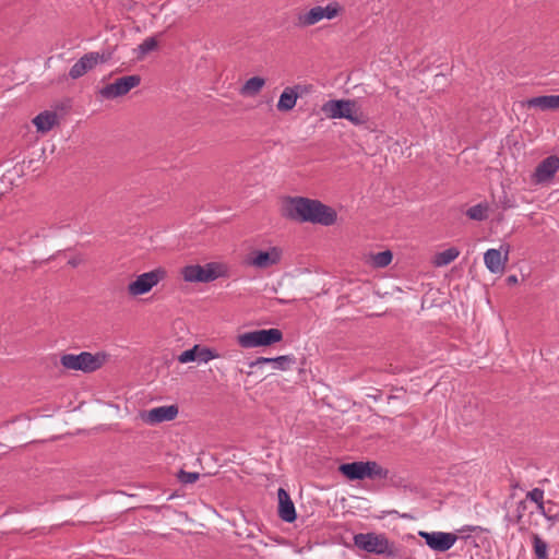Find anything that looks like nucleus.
I'll return each instance as SVG.
<instances>
[{
	"instance_id": "nucleus-1",
	"label": "nucleus",
	"mask_w": 559,
	"mask_h": 559,
	"mask_svg": "<svg viewBox=\"0 0 559 559\" xmlns=\"http://www.w3.org/2000/svg\"><path fill=\"white\" fill-rule=\"evenodd\" d=\"M284 217L298 223H311L331 226L337 219L334 209L316 199L306 197H288L283 202Z\"/></svg>"
},
{
	"instance_id": "nucleus-2",
	"label": "nucleus",
	"mask_w": 559,
	"mask_h": 559,
	"mask_svg": "<svg viewBox=\"0 0 559 559\" xmlns=\"http://www.w3.org/2000/svg\"><path fill=\"white\" fill-rule=\"evenodd\" d=\"M354 546L367 554L382 556L386 559L401 557V548L384 533H358L353 537Z\"/></svg>"
},
{
	"instance_id": "nucleus-3",
	"label": "nucleus",
	"mask_w": 559,
	"mask_h": 559,
	"mask_svg": "<svg viewBox=\"0 0 559 559\" xmlns=\"http://www.w3.org/2000/svg\"><path fill=\"white\" fill-rule=\"evenodd\" d=\"M321 111L330 119H346L354 126H362L368 121V117L353 99H330L322 105Z\"/></svg>"
},
{
	"instance_id": "nucleus-4",
	"label": "nucleus",
	"mask_w": 559,
	"mask_h": 559,
	"mask_svg": "<svg viewBox=\"0 0 559 559\" xmlns=\"http://www.w3.org/2000/svg\"><path fill=\"white\" fill-rule=\"evenodd\" d=\"M106 355L81 352L80 354H63L60 364L64 369L91 373L98 370L105 362Z\"/></svg>"
},
{
	"instance_id": "nucleus-5",
	"label": "nucleus",
	"mask_w": 559,
	"mask_h": 559,
	"mask_svg": "<svg viewBox=\"0 0 559 559\" xmlns=\"http://www.w3.org/2000/svg\"><path fill=\"white\" fill-rule=\"evenodd\" d=\"M283 340V333L280 329L255 330L239 334L238 344L242 348H254L260 346H270Z\"/></svg>"
},
{
	"instance_id": "nucleus-6",
	"label": "nucleus",
	"mask_w": 559,
	"mask_h": 559,
	"mask_svg": "<svg viewBox=\"0 0 559 559\" xmlns=\"http://www.w3.org/2000/svg\"><path fill=\"white\" fill-rule=\"evenodd\" d=\"M342 10L343 8L336 1H332L325 7H313L309 11L298 15V25L301 27H308L319 23L323 19L333 20L342 12Z\"/></svg>"
},
{
	"instance_id": "nucleus-7",
	"label": "nucleus",
	"mask_w": 559,
	"mask_h": 559,
	"mask_svg": "<svg viewBox=\"0 0 559 559\" xmlns=\"http://www.w3.org/2000/svg\"><path fill=\"white\" fill-rule=\"evenodd\" d=\"M165 274L166 272L163 269H155L136 276V278L128 285L129 295L140 296L148 293L164 278Z\"/></svg>"
},
{
	"instance_id": "nucleus-8",
	"label": "nucleus",
	"mask_w": 559,
	"mask_h": 559,
	"mask_svg": "<svg viewBox=\"0 0 559 559\" xmlns=\"http://www.w3.org/2000/svg\"><path fill=\"white\" fill-rule=\"evenodd\" d=\"M141 83L138 74L118 78L114 83L104 86L99 93L106 99H114L128 94L132 88Z\"/></svg>"
},
{
	"instance_id": "nucleus-9",
	"label": "nucleus",
	"mask_w": 559,
	"mask_h": 559,
	"mask_svg": "<svg viewBox=\"0 0 559 559\" xmlns=\"http://www.w3.org/2000/svg\"><path fill=\"white\" fill-rule=\"evenodd\" d=\"M282 253V249L278 247H270L267 250H253L248 254L246 262L251 266L263 270L280 263Z\"/></svg>"
},
{
	"instance_id": "nucleus-10",
	"label": "nucleus",
	"mask_w": 559,
	"mask_h": 559,
	"mask_svg": "<svg viewBox=\"0 0 559 559\" xmlns=\"http://www.w3.org/2000/svg\"><path fill=\"white\" fill-rule=\"evenodd\" d=\"M426 544L435 551L444 552L453 547L457 540V536L453 533L444 532H419Z\"/></svg>"
},
{
	"instance_id": "nucleus-11",
	"label": "nucleus",
	"mask_w": 559,
	"mask_h": 559,
	"mask_svg": "<svg viewBox=\"0 0 559 559\" xmlns=\"http://www.w3.org/2000/svg\"><path fill=\"white\" fill-rule=\"evenodd\" d=\"M104 61L103 56L99 52L92 51L81 57L70 69L69 76L76 80L94 69L98 62Z\"/></svg>"
},
{
	"instance_id": "nucleus-12",
	"label": "nucleus",
	"mask_w": 559,
	"mask_h": 559,
	"mask_svg": "<svg viewBox=\"0 0 559 559\" xmlns=\"http://www.w3.org/2000/svg\"><path fill=\"white\" fill-rule=\"evenodd\" d=\"M559 169V157L550 155L543 159L533 174V180L536 183L550 181Z\"/></svg>"
},
{
	"instance_id": "nucleus-13",
	"label": "nucleus",
	"mask_w": 559,
	"mask_h": 559,
	"mask_svg": "<svg viewBox=\"0 0 559 559\" xmlns=\"http://www.w3.org/2000/svg\"><path fill=\"white\" fill-rule=\"evenodd\" d=\"M178 412L179 411L177 405L158 406L145 412L143 419L150 425L170 421L176 418Z\"/></svg>"
},
{
	"instance_id": "nucleus-14",
	"label": "nucleus",
	"mask_w": 559,
	"mask_h": 559,
	"mask_svg": "<svg viewBox=\"0 0 559 559\" xmlns=\"http://www.w3.org/2000/svg\"><path fill=\"white\" fill-rule=\"evenodd\" d=\"M307 91H308V87L305 85H300V84L286 87L282 92L280 99L277 102V105H276L277 110L283 111V112L292 110L296 106L298 97L304 92H307Z\"/></svg>"
},
{
	"instance_id": "nucleus-15",
	"label": "nucleus",
	"mask_w": 559,
	"mask_h": 559,
	"mask_svg": "<svg viewBox=\"0 0 559 559\" xmlns=\"http://www.w3.org/2000/svg\"><path fill=\"white\" fill-rule=\"evenodd\" d=\"M278 516L287 523H293L297 519L295 504L290 499L289 493L284 488H278Z\"/></svg>"
},
{
	"instance_id": "nucleus-16",
	"label": "nucleus",
	"mask_w": 559,
	"mask_h": 559,
	"mask_svg": "<svg viewBox=\"0 0 559 559\" xmlns=\"http://www.w3.org/2000/svg\"><path fill=\"white\" fill-rule=\"evenodd\" d=\"M296 361L297 359L294 355H283L274 358L258 357L249 362V367L254 368L262 365L272 364L275 369L285 371L290 369L296 364Z\"/></svg>"
},
{
	"instance_id": "nucleus-17",
	"label": "nucleus",
	"mask_w": 559,
	"mask_h": 559,
	"mask_svg": "<svg viewBox=\"0 0 559 559\" xmlns=\"http://www.w3.org/2000/svg\"><path fill=\"white\" fill-rule=\"evenodd\" d=\"M508 253L509 251L507 250L504 257H502L500 250L488 249L484 254V262L486 267L491 273H502L504 270L506 262L508 261Z\"/></svg>"
},
{
	"instance_id": "nucleus-18",
	"label": "nucleus",
	"mask_w": 559,
	"mask_h": 559,
	"mask_svg": "<svg viewBox=\"0 0 559 559\" xmlns=\"http://www.w3.org/2000/svg\"><path fill=\"white\" fill-rule=\"evenodd\" d=\"M33 123L38 132L46 133L58 123V115L56 111L45 110L33 119Z\"/></svg>"
},
{
	"instance_id": "nucleus-19",
	"label": "nucleus",
	"mask_w": 559,
	"mask_h": 559,
	"mask_svg": "<svg viewBox=\"0 0 559 559\" xmlns=\"http://www.w3.org/2000/svg\"><path fill=\"white\" fill-rule=\"evenodd\" d=\"M340 472L350 480H361L366 478V462L344 463L340 465Z\"/></svg>"
},
{
	"instance_id": "nucleus-20",
	"label": "nucleus",
	"mask_w": 559,
	"mask_h": 559,
	"mask_svg": "<svg viewBox=\"0 0 559 559\" xmlns=\"http://www.w3.org/2000/svg\"><path fill=\"white\" fill-rule=\"evenodd\" d=\"M181 274L186 282L205 283L202 265H199V264L187 265L182 269Z\"/></svg>"
},
{
	"instance_id": "nucleus-21",
	"label": "nucleus",
	"mask_w": 559,
	"mask_h": 559,
	"mask_svg": "<svg viewBox=\"0 0 559 559\" xmlns=\"http://www.w3.org/2000/svg\"><path fill=\"white\" fill-rule=\"evenodd\" d=\"M264 84L265 80L263 78L252 76L242 85L240 93L245 96H254L262 90Z\"/></svg>"
},
{
	"instance_id": "nucleus-22",
	"label": "nucleus",
	"mask_w": 559,
	"mask_h": 559,
	"mask_svg": "<svg viewBox=\"0 0 559 559\" xmlns=\"http://www.w3.org/2000/svg\"><path fill=\"white\" fill-rule=\"evenodd\" d=\"M460 255L459 249L455 247H451L447 250L438 252L433 258L435 266H445L453 262Z\"/></svg>"
},
{
	"instance_id": "nucleus-23",
	"label": "nucleus",
	"mask_w": 559,
	"mask_h": 559,
	"mask_svg": "<svg viewBox=\"0 0 559 559\" xmlns=\"http://www.w3.org/2000/svg\"><path fill=\"white\" fill-rule=\"evenodd\" d=\"M533 551L536 559H548V544L538 535H532Z\"/></svg>"
},
{
	"instance_id": "nucleus-24",
	"label": "nucleus",
	"mask_w": 559,
	"mask_h": 559,
	"mask_svg": "<svg viewBox=\"0 0 559 559\" xmlns=\"http://www.w3.org/2000/svg\"><path fill=\"white\" fill-rule=\"evenodd\" d=\"M466 215L473 221H485L488 217V205L486 203L473 205L466 211Z\"/></svg>"
},
{
	"instance_id": "nucleus-25",
	"label": "nucleus",
	"mask_w": 559,
	"mask_h": 559,
	"mask_svg": "<svg viewBox=\"0 0 559 559\" xmlns=\"http://www.w3.org/2000/svg\"><path fill=\"white\" fill-rule=\"evenodd\" d=\"M550 95H543L537 97H532L526 99L525 106L527 108H538L540 110H550L551 104H550Z\"/></svg>"
},
{
	"instance_id": "nucleus-26",
	"label": "nucleus",
	"mask_w": 559,
	"mask_h": 559,
	"mask_svg": "<svg viewBox=\"0 0 559 559\" xmlns=\"http://www.w3.org/2000/svg\"><path fill=\"white\" fill-rule=\"evenodd\" d=\"M366 478H385L388 476V471L381 467L377 462L374 461H368L366 462Z\"/></svg>"
},
{
	"instance_id": "nucleus-27",
	"label": "nucleus",
	"mask_w": 559,
	"mask_h": 559,
	"mask_svg": "<svg viewBox=\"0 0 559 559\" xmlns=\"http://www.w3.org/2000/svg\"><path fill=\"white\" fill-rule=\"evenodd\" d=\"M392 258V252L390 250H384L372 255V262L377 267H385L391 263Z\"/></svg>"
},
{
	"instance_id": "nucleus-28",
	"label": "nucleus",
	"mask_w": 559,
	"mask_h": 559,
	"mask_svg": "<svg viewBox=\"0 0 559 559\" xmlns=\"http://www.w3.org/2000/svg\"><path fill=\"white\" fill-rule=\"evenodd\" d=\"M158 46V43L156 40L155 37H147L145 38L139 46H138V51H139V57H144L145 55H147L148 52L155 50Z\"/></svg>"
},
{
	"instance_id": "nucleus-29",
	"label": "nucleus",
	"mask_w": 559,
	"mask_h": 559,
	"mask_svg": "<svg viewBox=\"0 0 559 559\" xmlns=\"http://www.w3.org/2000/svg\"><path fill=\"white\" fill-rule=\"evenodd\" d=\"M526 498L537 504L538 511L544 513V490L540 488H534L526 493Z\"/></svg>"
},
{
	"instance_id": "nucleus-30",
	"label": "nucleus",
	"mask_w": 559,
	"mask_h": 559,
	"mask_svg": "<svg viewBox=\"0 0 559 559\" xmlns=\"http://www.w3.org/2000/svg\"><path fill=\"white\" fill-rule=\"evenodd\" d=\"M221 273L218 272V265L216 263H207L203 266V276L205 283H210L218 278Z\"/></svg>"
},
{
	"instance_id": "nucleus-31",
	"label": "nucleus",
	"mask_w": 559,
	"mask_h": 559,
	"mask_svg": "<svg viewBox=\"0 0 559 559\" xmlns=\"http://www.w3.org/2000/svg\"><path fill=\"white\" fill-rule=\"evenodd\" d=\"M197 355L199 362H209L219 356L215 350L207 347H200L199 345Z\"/></svg>"
},
{
	"instance_id": "nucleus-32",
	"label": "nucleus",
	"mask_w": 559,
	"mask_h": 559,
	"mask_svg": "<svg viewBox=\"0 0 559 559\" xmlns=\"http://www.w3.org/2000/svg\"><path fill=\"white\" fill-rule=\"evenodd\" d=\"M197 353H198V345H194L192 348L182 352L178 356V361L181 364H187V362H191V361H195V360L198 361Z\"/></svg>"
},
{
	"instance_id": "nucleus-33",
	"label": "nucleus",
	"mask_w": 559,
	"mask_h": 559,
	"mask_svg": "<svg viewBox=\"0 0 559 559\" xmlns=\"http://www.w3.org/2000/svg\"><path fill=\"white\" fill-rule=\"evenodd\" d=\"M199 473L186 472L183 469H181L178 474V479L180 480V483L186 485L195 483L199 479Z\"/></svg>"
},
{
	"instance_id": "nucleus-34",
	"label": "nucleus",
	"mask_w": 559,
	"mask_h": 559,
	"mask_svg": "<svg viewBox=\"0 0 559 559\" xmlns=\"http://www.w3.org/2000/svg\"><path fill=\"white\" fill-rule=\"evenodd\" d=\"M551 109H559V95H550Z\"/></svg>"
},
{
	"instance_id": "nucleus-35",
	"label": "nucleus",
	"mask_w": 559,
	"mask_h": 559,
	"mask_svg": "<svg viewBox=\"0 0 559 559\" xmlns=\"http://www.w3.org/2000/svg\"><path fill=\"white\" fill-rule=\"evenodd\" d=\"M385 514H388V515L395 514L402 519H412V516L409 514H407V513L400 514L396 510L385 511Z\"/></svg>"
},
{
	"instance_id": "nucleus-36",
	"label": "nucleus",
	"mask_w": 559,
	"mask_h": 559,
	"mask_svg": "<svg viewBox=\"0 0 559 559\" xmlns=\"http://www.w3.org/2000/svg\"><path fill=\"white\" fill-rule=\"evenodd\" d=\"M524 510H525V502L524 501H520L519 504H518V511H519L518 519L519 520L522 518V512Z\"/></svg>"
},
{
	"instance_id": "nucleus-37",
	"label": "nucleus",
	"mask_w": 559,
	"mask_h": 559,
	"mask_svg": "<svg viewBox=\"0 0 559 559\" xmlns=\"http://www.w3.org/2000/svg\"><path fill=\"white\" fill-rule=\"evenodd\" d=\"M68 263H69L71 266L75 267V266H78V265L81 263V259H80V258H73V259H70V260L68 261Z\"/></svg>"
},
{
	"instance_id": "nucleus-38",
	"label": "nucleus",
	"mask_w": 559,
	"mask_h": 559,
	"mask_svg": "<svg viewBox=\"0 0 559 559\" xmlns=\"http://www.w3.org/2000/svg\"><path fill=\"white\" fill-rule=\"evenodd\" d=\"M507 282L509 284H515V283H518V277L515 275H510V276H508Z\"/></svg>"
}]
</instances>
